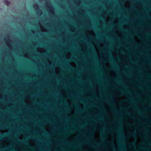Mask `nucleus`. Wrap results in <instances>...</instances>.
I'll return each instance as SVG.
<instances>
[{"mask_svg":"<svg viewBox=\"0 0 151 151\" xmlns=\"http://www.w3.org/2000/svg\"><path fill=\"white\" fill-rule=\"evenodd\" d=\"M3 2L7 6H9L11 4V2L8 0H4Z\"/></svg>","mask_w":151,"mask_h":151,"instance_id":"nucleus-1","label":"nucleus"},{"mask_svg":"<svg viewBox=\"0 0 151 151\" xmlns=\"http://www.w3.org/2000/svg\"><path fill=\"white\" fill-rule=\"evenodd\" d=\"M7 135H8V134H5V136H7Z\"/></svg>","mask_w":151,"mask_h":151,"instance_id":"nucleus-10","label":"nucleus"},{"mask_svg":"<svg viewBox=\"0 0 151 151\" xmlns=\"http://www.w3.org/2000/svg\"><path fill=\"white\" fill-rule=\"evenodd\" d=\"M33 7L35 9H37L38 7V6L37 4H35L33 5Z\"/></svg>","mask_w":151,"mask_h":151,"instance_id":"nucleus-2","label":"nucleus"},{"mask_svg":"<svg viewBox=\"0 0 151 151\" xmlns=\"http://www.w3.org/2000/svg\"><path fill=\"white\" fill-rule=\"evenodd\" d=\"M0 128L1 129H4V126L3 125H1L0 127Z\"/></svg>","mask_w":151,"mask_h":151,"instance_id":"nucleus-6","label":"nucleus"},{"mask_svg":"<svg viewBox=\"0 0 151 151\" xmlns=\"http://www.w3.org/2000/svg\"><path fill=\"white\" fill-rule=\"evenodd\" d=\"M38 13L39 14H41V10H40V11H39L38 12Z\"/></svg>","mask_w":151,"mask_h":151,"instance_id":"nucleus-7","label":"nucleus"},{"mask_svg":"<svg viewBox=\"0 0 151 151\" xmlns=\"http://www.w3.org/2000/svg\"><path fill=\"white\" fill-rule=\"evenodd\" d=\"M136 145V143L135 142H132L130 145L131 146H134Z\"/></svg>","mask_w":151,"mask_h":151,"instance_id":"nucleus-3","label":"nucleus"},{"mask_svg":"<svg viewBox=\"0 0 151 151\" xmlns=\"http://www.w3.org/2000/svg\"><path fill=\"white\" fill-rule=\"evenodd\" d=\"M129 125H134V124H129Z\"/></svg>","mask_w":151,"mask_h":151,"instance_id":"nucleus-9","label":"nucleus"},{"mask_svg":"<svg viewBox=\"0 0 151 151\" xmlns=\"http://www.w3.org/2000/svg\"><path fill=\"white\" fill-rule=\"evenodd\" d=\"M110 61H112V60L111 59V60H110Z\"/></svg>","mask_w":151,"mask_h":151,"instance_id":"nucleus-11","label":"nucleus"},{"mask_svg":"<svg viewBox=\"0 0 151 151\" xmlns=\"http://www.w3.org/2000/svg\"><path fill=\"white\" fill-rule=\"evenodd\" d=\"M23 143H26L27 144H28V143L27 142H23Z\"/></svg>","mask_w":151,"mask_h":151,"instance_id":"nucleus-8","label":"nucleus"},{"mask_svg":"<svg viewBox=\"0 0 151 151\" xmlns=\"http://www.w3.org/2000/svg\"><path fill=\"white\" fill-rule=\"evenodd\" d=\"M130 135L134 137L136 135L135 133H132L130 134Z\"/></svg>","mask_w":151,"mask_h":151,"instance_id":"nucleus-4","label":"nucleus"},{"mask_svg":"<svg viewBox=\"0 0 151 151\" xmlns=\"http://www.w3.org/2000/svg\"><path fill=\"white\" fill-rule=\"evenodd\" d=\"M126 93L124 92H122L120 94V95H124Z\"/></svg>","mask_w":151,"mask_h":151,"instance_id":"nucleus-5","label":"nucleus"},{"mask_svg":"<svg viewBox=\"0 0 151 151\" xmlns=\"http://www.w3.org/2000/svg\"><path fill=\"white\" fill-rule=\"evenodd\" d=\"M112 68H111V69L110 70H112Z\"/></svg>","mask_w":151,"mask_h":151,"instance_id":"nucleus-12","label":"nucleus"}]
</instances>
